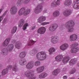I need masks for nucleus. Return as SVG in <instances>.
<instances>
[{"label":"nucleus","instance_id":"obj_1","mask_svg":"<svg viewBox=\"0 0 79 79\" xmlns=\"http://www.w3.org/2000/svg\"><path fill=\"white\" fill-rule=\"evenodd\" d=\"M75 25L74 22L73 21H69L65 24V26L67 27V31L69 33H72L74 31V28L73 27Z\"/></svg>","mask_w":79,"mask_h":79},{"label":"nucleus","instance_id":"obj_2","mask_svg":"<svg viewBox=\"0 0 79 79\" xmlns=\"http://www.w3.org/2000/svg\"><path fill=\"white\" fill-rule=\"evenodd\" d=\"M36 58L38 60L42 61L45 60L47 58V55L45 52L44 51H41L38 52L36 56Z\"/></svg>","mask_w":79,"mask_h":79},{"label":"nucleus","instance_id":"obj_3","mask_svg":"<svg viewBox=\"0 0 79 79\" xmlns=\"http://www.w3.org/2000/svg\"><path fill=\"white\" fill-rule=\"evenodd\" d=\"M14 48V45L13 44H10L8 46L7 48H5L2 49L1 52L4 55H8V52H11Z\"/></svg>","mask_w":79,"mask_h":79},{"label":"nucleus","instance_id":"obj_4","mask_svg":"<svg viewBox=\"0 0 79 79\" xmlns=\"http://www.w3.org/2000/svg\"><path fill=\"white\" fill-rule=\"evenodd\" d=\"M79 45V44L77 43H73L70 45V47L71 48L70 52L72 53H77L79 50V48L78 47H76Z\"/></svg>","mask_w":79,"mask_h":79},{"label":"nucleus","instance_id":"obj_5","mask_svg":"<svg viewBox=\"0 0 79 79\" xmlns=\"http://www.w3.org/2000/svg\"><path fill=\"white\" fill-rule=\"evenodd\" d=\"M30 11L31 10L29 9L26 10L25 8H22L19 10V15L20 16L21 15L27 16L30 13Z\"/></svg>","mask_w":79,"mask_h":79},{"label":"nucleus","instance_id":"obj_6","mask_svg":"<svg viewBox=\"0 0 79 79\" xmlns=\"http://www.w3.org/2000/svg\"><path fill=\"white\" fill-rule=\"evenodd\" d=\"M34 74V71L32 70H28L25 73V75L27 77L29 78V79H35L36 78Z\"/></svg>","mask_w":79,"mask_h":79},{"label":"nucleus","instance_id":"obj_7","mask_svg":"<svg viewBox=\"0 0 79 79\" xmlns=\"http://www.w3.org/2000/svg\"><path fill=\"white\" fill-rule=\"evenodd\" d=\"M46 20V17L45 16H41L38 19L37 21L38 23H41V25H42V26H45V25H47V24H50V22H44L42 23V22L45 21Z\"/></svg>","mask_w":79,"mask_h":79},{"label":"nucleus","instance_id":"obj_8","mask_svg":"<svg viewBox=\"0 0 79 79\" xmlns=\"http://www.w3.org/2000/svg\"><path fill=\"white\" fill-rule=\"evenodd\" d=\"M43 3H41L38 5L34 9V12L36 14H39L43 10Z\"/></svg>","mask_w":79,"mask_h":79},{"label":"nucleus","instance_id":"obj_9","mask_svg":"<svg viewBox=\"0 0 79 79\" xmlns=\"http://www.w3.org/2000/svg\"><path fill=\"white\" fill-rule=\"evenodd\" d=\"M69 47V44L68 43H64L62 44L60 47V49L62 51H65L66 50L68 49Z\"/></svg>","mask_w":79,"mask_h":79},{"label":"nucleus","instance_id":"obj_10","mask_svg":"<svg viewBox=\"0 0 79 79\" xmlns=\"http://www.w3.org/2000/svg\"><path fill=\"white\" fill-rule=\"evenodd\" d=\"M18 9H17V7L13 6L10 9V13L11 15H15Z\"/></svg>","mask_w":79,"mask_h":79},{"label":"nucleus","instance_id":"obj_11","mask_svg":"<svg viewBox=\"0 0 79 79\" xmlns=\"http://www.w3.org/2000/svg\"><path fill=\"white\" fill-rule=\"evenodd\" d=\"M74 4L73 5V7L74 9L79 8V0H73Z\"/></svg>","mask_w":79,"mask_h":79},{"label":"nucleus","instance_id":"obj_12","mask_svg":"<svg viewBox=\"0 0 79 79\" xmlns=\"http://www.w3.org/2000/svg\"><path fill=\"white\" fill-rule=\"evenodd\" d=\"M57 27H58L57 24H52L49 27V29L50 31L52 32L54 31Z\"/></svg>","mask_w":79,"mask_h":79},{"label":"nucleus","instance_id":"obj_13","mask_svg":"<svg viewBox=\"0 0 79 79\" xmlns=\"http://www.w3.org/2000/svg\"><path fill=\"white\" fill-rule=\"evenodd\" d=\"M77 39V35L76 34H72L70 36L69 40L71 42L76 41Z\"/></svg>","mask_w":79,"mask_h":79},{"label":"nucleus","instance_id":"obj_14","mask_svg":"<svg viewBox=\"0 0 79 79\" xmlns=\"http://www.w3.org/2000/svg\"><path fill=\"white\" fill-rule=\"evenodd\" d=\"M46 31V28L44 27H42L40 28L38 30V32L40 34H44Z\"/></svg>","mask_w":79,"mask_h":79},{"label":"nucleus","instance_id":"obj_15","mask_svg":"<svg viewBox=\"0 0 79 79\" xmlns=\"http://www.w3.org/2000/svg\"><path fill=\"white\" fill-rule=\"evenodd\" d=\"M44 66L39 67L36 69V72L38 73H41L44 71Z\"/></svg>","mask_w":79,"mask_h":79},{"label":"nucleus","instance_id":"obj_16","mask_svg":"<svg viewBox=\"0 0 79 79\" xmlns=\"http://www.w3.org/2000/svg\"><path fill=\"white\" fill-rule=\"evenodd\" d=\"M38 52V49L36 48H34L30 52V55L31 56H34Z\"/></svg>","mask_w":79,"mask_h":79},{"label":"nucleus","instance_id":"obj_17","mask_svg":"<svg viewBox=\"0 0 79 79\" xmlns=\"http://www.w3.org/2000/svg\"><path fill=\"white\" fill-rule=\"evenodd\" d=\"M51 42L54 44H56L58 42V39L55 36H52L51 37Z\"/></svg>","mask_w":79,"mask_h":79},{"label":"nucleus","instance_id":"obj_18","mask_svg":"<svg viewBox=\"0 0 79 79\" xmlns=\"http://www.w3.org/2000/svg\"><path fill=\"white\" fill-rule=\"evenodd\" d=\"M33 67H34V64L32 61L29 62L26 66V68L28 69H32Z\"/></svg>","mask_w":79,"mask_h":79},{"label":"nucleus","instance_id":"obj_19","mask_svg":"<svg viewBox=\"0 0 79 79\" xmlns=\"http://www.w3.org/2000/svg\"><path fill=\"white\" fill-rule=\"evenodd\" d=\"M10 41V38H7L3 43L2 45L4 47H6L8 45Z\"/></svg>","mask_w":79,"mask_h":79},{"label":"nucleus","instance_id":"obj_20","mask_svg":"<svg viewBox=\"0 0 79 79\" xmlns=\"http://www.w3.org/2000/svg\"><path fill=\"white\" fill-rule=\"evenodd\" d=\"M71 14V12L68 9L64 10L63 12V15H64V16H66V17H68V16H69Z\"/></svg>","mask_w":79,"mask_h":79},{"label":"nucleus","instance_id":"obj_21","mask_svg":"<svg viewBox=\"0 0 79 79\" xmlns=\"http://www.w3.org/2000/svg\"><path fill=\"white\" fill-rule=\"evenodd\" d=\"M48 76L47 73L45 72H43L41 73L39 76V79H43L44 78H45L47 76Z\"/></svg>","mask_w":79,"mask_h":79},{"label":"nucleus","instance_id":"obj_22","mask_svg":"<svg viewBox=\"0 0 79 79\" xmlns=\"http://www.w3.org/2000/svg\"><path fill=\"white\" fill-rule=\"evenodd\" d=\"M70 60V58L69 56H65L64 57L62 61L64 63H68L69 62V61Z\"/></svg>","mask_w":79,"mask_h":79},{"label":"nucleus","instance_id":"obj_23","mask_svg":"<svg viewBox=\"0 0 79 79\" xmlns=\"http://www.w3.org/2000/svg\"><path fill=\"white\" fill-rule=\"evenodd\" d=\"M63 56L61 55H58L56 57L55 59L56 60V61L59 62V61H61V60L63 59Z\"/></svg>","mask_w":79,"mask_h":79},{"label":"nucleus","instance_id":"obj_24","mask_svg":"<svg viewBox=\"0 0 79 79\" xmlns=\"http://www.w3.org/2000/svg\"><path fill=\"white\" fill-rule=\"evenodd\" d=\"M60 72V69H56L52 72V75L54 76H56Z\"/></svg>","mask_w":79,"mask_h":79},{"label":"nucleus","instance_id":"obj_25","mask_svg":"<svg viewBox=\"0 0 79 79\" xmlns=\"http://www.w3.org/2000/svg\"><path fill=\"white\" fill-rule=\"evenodd\" d=\"M19 64L21 65H25V64H27V60L25 59L20 60L19 62Z\"/></svg>","mask_w":79,"mask_h":79},{"label":"nucleus","instance_id":"obj_26","mask_svg":"<svg viewBox=\"0 0 79 79\" xmlns=\"http://www.w3.org/2000/svg\"><path fill=\"white\" fill-rule=\"evenodd\" d=\"M22 46L21 44L20 43V42L19 41L17 42L15 44L16 48L18 49H19Z\"/></svg>","mask_w":79,"mask_h":79},{"label":"nucleus","instance_id":"obj_27","mask_svg":"<svg viewBox=\"0 0 79 79\" xmlns=\"http://www.w3.org/2000/svg\"><path fill=\"white\" fill-rule=\"evenodd\" d=\"M77 59H72L71 60L69 61V64L70 65H73L74 64L77 63Z\"/></svg>","mask_w":79,"mask_h":79},{"label":"nucleus","instance_id":"obj_28","mask_svg":"<svg viewBox=\"0 0 79 79\" xmlns=\"http://www.w3.org/2000/svg\"><path fill=\"white\" fill-rule=\"evenodd\" d=\"M24 24V20L23 19H21L19 22L18 24V26L19 27H21L23 26Z\"/></svg>","mask_w":79,"mask_h":79},{"label":"nucleus","instance_id":"obj_29","mask_svg":"<svg viewBox=\"0 0 79 79\" xmlns=\"http://www.w3.org/2000/svg\"><path fill=\"white\" fill-rule=\"evenodd\" d=\"M36 42V41H34L33 40H31L28 42L27 45L28 46H32Z\"/></svg>","mask_w":79,"mask_h":79},{"label":"nucleus","instance_id":"obj_30","mask_svg":"<svg viewBox=\"0 0 79 79\" xmlns=\"http://www.w3.org/2000/svg\"><path fill=\"white\" fill-rule=\"evenodd\" d=\"M56 52V50H55V49L53 47L51 48L49 50V55H52V53H54V52Z\"/></svg>","mask_w":79,"mask_h":79},{"label":"nucleus","instance_id":"obj_31","mask_svg":"<svg viewBox=\"0 0 79 79\" xmlns=\"http://www.w3.org/2000/svg\"><path fill=\"white\" fill-rule=\"evenodd\" d=\"M12 70L15 72H17L18 71V69L17 68V64H14L12 68Z\"/></svg>","mask_w":79,"mask_h":79},{"label":"nucleus","instance_id":"obj_32","mask_svg":"<svg viewBox=\"0 0 79 79\" xmlns=\"http://www.w3.org/2000/svg\"><path fill=\"white\" fill-rule=\"evenodd\" d=\"M71 3H72L71 0H66L65 1L64 4L66 6H69L71 4Z\"/></svg>","mask_w":79,"mask_h":79},{"label":"nucleus","instance_id":"obj_33","mask_svg":"<svg viewBox=\"0 0 79 79\" xmlns=\"http://www.w3.org/2000/svg\"><path fill=\"white\" fill-rule=\"evenodd\" d=\"M26 56V53L24 52H22L20 53L19 57L20 58H24Z\"/></svg>","mask_w":79,"mask_h":79},{"label":"nucleus","instance_id":"obj_34","mask_svg":"<svg viewBox=\"0 0 79 79\" xmlns=\"http://www.w3.org/2000/svg\"><path fill=\"white\" fill-rule=\"evenodd\" d=\"M60 15V12L58 10H56L53 13V16L54 17H57Z\"/></svg>","mask_w":79,"mask_h":79},{"label":"nucleus","instance_id":"obj_35","mask_svg":"<svg viewBox=\"0 0 79 79\" xmlns=\"http://www.w3.org/2000/svg\"><path fill=\"white\" fill-rule=\"evenodd\" d=\"M56 5L59 6L60 5V3H58V2L56 3V2H53L51 4V6L52 7H55Z\"/></svg>","mask_w":79,"mask_h":79},{"label":"nucleus","instance_id":"obj_36","mask_svg":"<svg viewBox=\"0 0 79 79\" xmlns=\"http://www.w3.org/2000/svg\"><path fill=\"white\" fill-rule=\"evenodd\" d=\"M8 69H4L2 70V72L1 73V74L2 76H4V75H5L6 74L8 73Z\"/></svg>","mask_w":79,"mask_h":79},{"label":"nucleus","instance_id":"obj_37","mask_svg":"<svg viewBox=\"0 0 79 79\" xmlns=\"http://www.w3.org/2000/svg\"><path fill=\"white\" fill-rule=\"evenodd\" d=\"M23 0H19L17 3V5L18 6H19L23 4Z\"/></svg>","mask_w":79,"mask_h":79},{"label":"nucleus","instance_id":"obj_38","mask_svg":"<svg viewBox=\"0 0 79 79\" xmlns=\"http://www.w3.org/2000/svg\"><path fill=\"white\" fill-rule=\"evenodd\" d=\"M17 29V27H14L11 31V34H14L16 32V30Z\"/></svg>","mask_w":79,"mask_h":79},{"label":"nucleus","instance_id":"obj_39","mask_svg":"<svg viewBox=\"0 0 79 79\" xmlns=\"http://www.w3.org/2000/svg\"><path fill=\"white\" fill-rule=\"evenodd\" d=\"M34 64L36 66H40V62L39 61H36L35 62Z\"/></svg>","mask_w":79,"mask_h":79},{"label":"nucleus","instance_id":"obj_40","mask_svg":"<svg viewBox=\"0 0 79 79\" xmlns=\"http://www.w3.org/2000/svg\"><path fill=\"white\" fill-rule=\"evenodd\" d=\"M28 26H29L28 23L25 24L23 27V30L25 31L27 29V27H28Z\"/></svg>","mask_w":79,"mask_h":79},{"label":"nucleus","instance_id":"obj_41","mask_svg":"<svg viewBox=\"0 0 79 79\" xmlns=\"http://www.w3.org/2000/svg\"><path fill=\"white\" fill-rule=\"evenodd\" d=\"M76 72V69L75 68H74L73 69H72L71 70V72H70V73L71 74H74Z\"/></svg>","mask_w":79,"mask_h":79},{"label":"nucleus","instance_id":"obj_42","mask_svg":"<svg viewBox=\"0 0 79 79\" xmlns=\"http://www.w3.org/2000/svg\"><path fill=\"white\" fill-rule=\"evenodd\" d=\"M11 68H12V65H10L7 66V67L6 69H8V70L11 69Z\"/></svg>","mask_w":79,"mask_h":79},{"label":"nucleus","instance_id":"obj_43","mask_svg":"<svg viewBox=\"0 0 79 79\" xmlns=\"http://www.w3.org/2000/svg\"><path fill=\"white\" fill-rule=\"evenodd\" d=\"M29 2H30V0H25L23 3L25 4H27V3H28Z\"/></svg>","mask_w":79,"mask_h":79},{"label":"nucleus","instance_id":"obj_44","mask_svg":"<svg viewBox=\"0 0 79 79\" xmlns=\"http://www.w3.org/2000/svg\"><path fill=\"white\" fill-rule=\"evenodd\" d=\"M8 12V10H6L5 12L3 14L2 16H2V18L3 17H4L6 15V13H7V12Z\"/></svg>","mask_w":79,"mask_h":79},{"label":"nucleus","instance_id":"obj_45","mask_svg":"<svg viewBox=\"0 0 79 79\" xmlns=\"http://www.w3.org/2000/svg\"><path fill=\"white\" fill-rule=\"evenodd\" d=\"M6 22H7V18L6 17L3 20V23H6Z\"/></svg>","mask_w":79,"mask_h":79},{"label":"nucleus","instance_id":"obj_46","mask_svg":"<svg viewBox=\"0 0 79 79\" xmlns=\"http://www.w3.org/2000/svg\"><path fill=\"white\" fill-rule=\"evenodd\" d=\"M35 25H34L33 26H32L31 27H30V29L32 30H33L34 29H35Z\"/></svg>","mask_w":79,"mask_h":79},{"label":"nucleus","instance_id":"obj_47","mask_svg":"<svg viewBox=\"0 0 79 79\" xmlns=\"http://www.w3.org/2000/svg\"><path fill=\"white\" fill-rule=\"evenodd\" d=\"M66 71H67V68L65 67L63 69L62 72H63V73H64Z\"/></svg>","mask_w":79,"mask_h":79},{"label":"nucleus","instance_id":"obj_48","mask_svg":"<svg viewBox=\"0 0 79 79\" xmlns=\"http://www.w3.org/2000/svg\"><path fill=\"white\" fill-rule=\"evenodd\" d=\"M3 18L2 16H0V23H1V21L3 20Z\"/></svg>","mask_w":79,"mask_h":79},{"label":"nucleus","instance_id":"obj_49","mask_svg":"<svg viewBox=\"0 0 79 79\" xmlns=\"http://www.w3.org/2000/svg\"><path fill=\"white\" fill-rule=\"evenodd\" d=\"M61 2V0H57L56 2V3H60H60Z\"/></svg>","mask_w":79,"mask_h":79},{"label":"nucleus","instance_id":"obj_50","mask_svg":"<svg viewBox=\"0 0 79 79\" xmlns=\"http://www.w3.org/2000/svg\"><path fill=\"white\" fill-rule=\"evenodd\" d=\"M67 76H64L63 77V78L64 79H67Z\"/></svg>","mask_w":79,"mask_h":79},{"label":"nucleus","instance_id":"obj_51","mask_svg":"<svg viewBox=\"0 0 79 79\" xmlns=\"http://www.w3.org/2000/svg\"><path fill=\"white\" fill-rule=\"evenodd\" d=\"M47 10L45 9L44 10H43V12L45 13H47Z\"/></svg>","mask_w":79,"mask_h":79},{"label":"nucleus","instance_id":"obj_52","mask_svg":"<svg viewBox=\"0 0 79 79\" xmlns=\"http://www.w3.org/2000/svg\"><path fill=\"white\" fill-rule=\"evenodd\" d=\"M3 11V9H0V14H1V12Z\"/></svg>","mask_w":79,"mask_h":79},{"label":"nucleus","instance_id":"obj_53","mask_svg":"<svg viewBox=\"0 0 79 79\" xmlns=\"http://www.w3.org/2000/svg\"><path fill=\"white\" fill-rule=\"evenodd\" d=\"M2 66H3L2 64H0V69H1V68H2Z\"/></svg>","mask_w":79,"mask_h":79},{"label":"nucleus","instance_id":"obj_54","mask_svg":"<svg viewBox=\"0 0 79 79\" xmlns=\"http://www.w3.org/2000/svg\"><path fill=\"white\" fill-rule=\"evenodd\" d=\"M1 77V75H0V77Z\"/></svg>","mask_w":79,"mask_h":79}]
</instances>
